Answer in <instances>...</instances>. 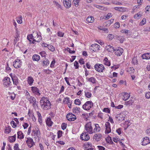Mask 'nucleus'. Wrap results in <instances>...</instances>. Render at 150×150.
I'll use <instances>...</instances> for the list:
<instances>
[{"label": "nucleus", "instance_id": "nucleus-57", "mask_svg": "<svg viewBox=\"0 0 150 150\" xmlns=\"http://www.w3.org/2000/svg\"><path fill=\"white\" fill-rule=\"evenodd\" d=\"M96 7L103 10H106L107 9V8L106 7H104L103 6L98 5L96 6Z\"/></svg>", "mask_w": 150, "mask_h": 150}, {"label": "nucleus", "instance_id": "nucleus-32", "mask_svg": "<svg viewBox=\"0 0 150 150\" xmlns=\"http://www.w3.org/2000/svg\"><path fill=\"white\" fill-rule=\"evenodd\" d=\"M16 134L13 136L9 137L8 138V140L10 142H13L15 141L16 139Z\"/></svg>", "mask_w": 150, "mask_h": 150}, {"label": "nucleus", "instance_id": "nucleus-35", "mask_svg": "<svg viewBox=\"0 0 150 150\" xmlns=\"http://www.w3.org/2000/svg\"><path fill=\"white\" fill-rule=\"evenodd\" d=\"M114 19H111L106 22L105 23V25L106 26H109L113 22Z\"/></svg>", "mask_w": 150, "mask_h": 150}, {"label": "nucleus", "instance_id": "nucleus-15", "mask_svg": "<svg viewBox=\"0 0 150 150\" xmlns=\"http://www.w3.org/2000/svg\"><path fill=\"white\" fill-rule=\"evenodd\" d=\"M26 142L30 148H31L35 144L33 139L30 138H28Z\"/></svg>", "mask_w": 150, "mask_h": 150}, {"label": "nucleus", "instance_id": "nucleus-1", "mask_svg": "<svg viewBox=\"0 0 150 150\" xmlns=\"http://www.w3.org/2000/svg\"><path fill=\"white\" fill-rule=\"evenodd\" d=\"M40 105L42 110H47L51 108L52 105L47 98L43 97L40 100Z\"/></svg>", "mask_w": 150, "mask_h": 150}, {"label": "nucleus", "instance_id": "nucleus-19", "mask_svg": "<svg viewBox=\"0 0 150 150\" xmlns=\"http://www.w3.org/2000/svg\"><path fill=\"white\" fill-rule=\"evenodd\" d=\"M86 79L88 82L92 83L93 84L96 83L97 81L95 78L92 77L90 78H86Z\"/></svg>", "mask_w": 150, "mask_h": 150}, {"label": "nucleus", "instance_id": "nucleus-24", "mask_svg": "<svg viewBox=\"0 0 150 150\" xmlns=\"http://www.w3.org/2000/svg\"><path fill=\"white\" fill-rule=\"evenodd\" d=\"M27 81L28 84L30 86H31L33 84L34 80L31 76H29L27 78Z\"/></svg>", "mask_w": 150, "mask_h": 150}, {"label": "nucleus", "instance_id": "nucleus-28", "mask_svg": "<svg viewBox=\"0 0 150 150\" xmlns=\"http://www.w3.org/2000/svg\"><path fill=\"white\" fill-rule=\"evenodd\" d=\"M85 96V97L88 98H90L92 96V94L91 92L87 90H86L84 91Z\"/></svg>", "mask_w": 150, "mask_h": 150}, {"label": "nucleus", "instance_id": "nucleus-37", "mask_svg": "<svg viewBox=\"0 0 150 150\" xmlns=\"http://www.w3.org/2000/svg\"><path fill=\"white\" fill-rule=\"evenodd\" d=\"M132 63L134 65H137L138 64V60L137 57H134L132 59Z\"/></svg>", "mask_w": 150, "mask_h": 150}, {"label": "nucleus", "instance_id": "nucleus-47", "mask_svg": "<svg viewBox=\"0 0 150 150\" xmlns=\"http://www.w3.org/2000/svg\"><path fill=\"white\" fill-rule=\"evenodd\" d=\"M146 23V19L145 18H144L139 23V25L141 26H142L144 24H145Z\"/></svg>", "mask_w": 150, "mask_h": 150}, {"label": "nucleus", "instance_id": "nucleus-49", "mask_svg": "<svg viewBox=\"0 0 150 150\" xmlns=\"http://www.w3.org/2000/svg\"><path fill=\"white\" fill-rule=\"evenodd\" d=\"M57 138H60L62 136V132L61 130H59L57 132Z\"/></svg>", "mask_w": 150, "mask_h": 150}, {"label": "nucleus", "instance_id": "nucleus-20", "mask_svg": "<svg viewBox=\"0 0 150 150\" xmlns=\"http://www.w3.org/2000/svg\"><path fill=\"white\" fill-rule=\"evenodd\" d=\"M101 135L100 134H95L93 137V139L96 142L99 141L101 138Z\"/></svg>", "mask_w": 150, "mask_h": 150}, {"label": "nucleus", "instance_id": "nucleus-25", "mask_svg": "<svg viewBox=\"0 0 150 150\" xmlns=\"http://www.w3.org/2000/svg\"><path fill=\"white\" fill-rule=\"evenodd\" d=\"M12 80L14 85L17 86L18 83V77L15 75H14L12 77Z\"/></svg>", "mask_w": 150, "mask_h": 150}, {"label": "nucleus", "instance_id": "nucleus-38", "mask_svg": "<svg viewBox=\"0 0 150 150\" xmlns=\"http://www.w3.org/2000/svg\"><path fill=\"white\" fill-rule=\"evenodd\" d=\"M18 137L20 139H22L24 137V135L23 133L21 131L17 132Z\"/></svg>", "mask_w": 150, "mask_h": 150}, {"label": "nucleus", "instance_id": "nucleus-18", "mask_svg": "<svg viewBox=\"0 0 150 150\" xmlns=\"http://www.w3.org/2000/svg\"><path fill=\"white\" fill-rule=\"evenodd\" d=\"M116 118L117 121H122L124 120V117L122 114H118L116 116Z\"/></svg>", "mask_w": 150, "mask_h": 150}, {"label": "nucleus", "instance_id": "nucleus-6", "mask_svg": "<svg viewBox=\"0 0 150 150\" xmlns=\"http://www.w3.org/2000/svg\"><path fill=\"white\" fill-rule=\"evenodd\" d=\"M124 52V50L120 47L116 48L114 50L115 54L117 56H121Z\"/></svg>", "mask_w": 150, "mask_h": 150}, {"label": "nucleus", "instance_id": "nucleus-22", "mask_svg": "<svg viewBox=\"0 0 150 150\" xmlns=\"http://www.w3.org/2000/svg\"><path fill=\"white\" fill-rule=\"evenodd\" d=\"M73 112L75 114H79L80 112V108L77 107H74L72 110Z\"/></svg>", "mask_w": 150, "mask_h": 150}, {"label": "nucleus", "instance_id": "nucleus-55", "mask_svg": "<svg viewBox=\"0 0 150 150\" xmlns=\"http://www.w3.org/2000/svg\"><path fill=\"white\" fill-rule=\"evenodd\" d=\"M40 54L41 55L42 57H45L46 55V52L44 51H42L40 53Z\"/></svg>", "mask_w": 150, "mask_h": 150}, {"label": "nucleus", "instance_id": "nucleus-16", "mask_svg": "<svg viewBox=\"0 0 150 150\" xmlns=\"http://www.w3.org/2000/svg\"><path fill=\"white\" fill-rule=\"evenodd\" d=\"M106 130L105 132V134H108L111 131V129L110 127V124L109 122H106L105 124Z\"/></svg>", "mask_w": 150, "mask_h": 150}, {"label": "nucleus", "instance_id": "nucleus-8", "mask_svg": "<svg viewBox=\"0 0 150 150\" xmlns=\"http://www.w3.org/2000/svg\"><path fill=\"white\" fill-rule=\"evenodd\" d=\"M28 114L29 117L28 119L29 122L30 121L35 122L36 121V119L34 116V113L32 110H29Z\"/></svg>", "mask_w": 150, "mask_h": 150}, {"label": "nucleus", "instance_id": "nucleus-11", "mask_svg": "<svg viewBox=\"0 0 150 150\" xmlns=\"http://www.w3.org/2000/svg\"><path fill=\"white\" fill-rule=\"evenodd\" d=\"M81 139L84 141H88L89 140L90 137L87 132H83L81 135Z\"/></svg>", "mask_w": 150, "mask_h": 150}, {"label": "nucleus", "instance_id": "nucleus-50", "mask_svg": "<svg viewBox=\"0 0 150 150\" xmlns=\"http://www.w3.org/2000/svg\"><path fill=\"white\" fill-rule=\"evenodd\" d=\"M53 2L56 5V6H57V8H60L62 9L61 5L59 3L56 1H54Z\"/></svg>", "mask_w": 150, "mask_h": 150}, {"label": "nucleus", "instance_id": "nucleus-7", "mask_svg": "<svg viewBox=\"0 0 150 150\" xmlns=\"http://www.w3.org/2000/svg\"><path fill=\"white\" fill-rule=\"evenodd\" d=\"M3 85L4 86L8 87L11 85V83L10 78L8 77H6L3 80Z\"/></svg>", "mask_w": 150, "mask_h": 150}, {"label": "nucleus", "instance_id": "nucleus-46", "mask_svg": "<svg viewBox=\"0 0 150 150\" xmlns=\"http://www.w3.org/2000/svg\"><path fill=\"white\" fill-rule=\"evenodd\" d=\"M74 103L76 105H80L81 103V102L79 99L77 98L74 100Z\"/></svg>", "mask_w": 150, "mask_h": 150}, {"label": "nucleus", "instance_id": "nucleus-23", "mask_svg": "<svg viewBox=\"0 0 150 150\" xmlns=\"http://www.w3.org/2000/svg\"><path fill=\"white\" fill-rule=\"evenodd\" d=\"M106 50L109 52H112L114 51V48L112 46L110 45H108L105 47Z\"/></svg>", "mask_w": 150, "mask_h": 150}, {"label": "nucleus", "instance_id": "nucleus-31", "mask_svg": "<svg viewBox=\"0 0 150 150\" xmlns=\"http://www.w3.org/2000/svg\"><path fill=\"white\" fill-rule=\"evenodd\" d=\"M32 59L33 61L38 62L40 60V57L38 55L35 54L33 56Z\"/></svg>", "mask_w": 150, "mask_h": 150}, {"label": "nucleus", "instance_id": "nucleus-36", "mask_svg": "<svg viewBox=\"0 0 150 150\" xmlns=\"http://www.w3.org/2000/svg\"><path fill=\"white\" fill-rule=\"evenodd\" d=\"M23 17L21 15L19 16L16 18V21L19 24H21L22 23Z\"/></svg>", "mask_w": 150, "mask_h": 150}, {"label": "nucleus", "instance_id": "nucleus-29", "mask_svg": "<svg viewBox=\"0 0 150 150\" xmlns=\"http://www.w3.org/2000/svg\"><path fill=\"white\" fill-rule=\"evenodd\" d=\"M93 126L95 127L94 129V132H98L100 130V127L98 124H95L94 125H93Z\"/></svg>", "mask_w": 150, "mask_h": 150}, {"label": "nucleus", "instance_id": "nucleus-52", "mask_svg": "<svg viewBox=\"0 0 150 150\" xmlns=\"http://www.w3.org/2000/svg\"><path fill=\"white\" fill-rule=\"evenodd\" d=\"M79 1V0H74L73 3L75 6L77 7L78 6Z\"/></svg>", "mask_w": 150, "mask_h": 150}, {"label": "nucleus", "instance_id": "nucleus-45", "mask_svg": "<svg viewBox=\"0 0 150 150\" xmlns=\"http://www.w3.org/2000/svg\"><path fill=\"white\" fill-rule=\"evenodd\" d=\"M6 67L5 69L6 71L8 72H10L11 71V69L9 67L8 63H6Z\"/></svg>", "mask_w": 150, "mask_h": 150}, {"label": "nucleus", "instance_id": "nucleus-63", "mask_svg": "<svg viewBox=\"0 0 150 150\" xmlns=\"http://www.w3.org/2000/svg\"><path fill=\"white\" fill-rule=\"evenodd\" d=\"M14 150H20L19 149L18 144H16L14 146Z\"/></svg>", "mask_w": 150, "mask_h": 150}, {"label": "nucleus", "instance_id": "nucleus-21", "mask_svg": "<svg viewBox=\"0 0 150 150\" xmlns=\"http://www.w3.org/2000/svg\"><path fill=\"white\" fill-rule=\"evenodd\" d=\"M150 143L149 137H145L144 138L143 141L142 142V145L145 146Z\"/></svg>", "mask_w": 150, "mask_h": 150}, {"label": "nucleus", "instance_id": "nucleus-59", "mask_svg": "<svg viewBox=\"0 0 150 150\" xmlns=\"http://www.w3.org/2000/svg\"><path fill=\"white\" fill-rule=\"evenodd\" d=\"M67 126V124L66 123L63 122L61 125L62 129L64 130L66 128Z\"/></svg>", "mask_w": 150, "mask_h": 150}, {"label": "nucleus", "instance_id": "nucleus-3", "mask_svg": "<svg viewBox=\"0 0 150 150\" xmlns=\"http://www.w3.org/2000/svg\"><path fill=\"white\" fill-rule=\"evenodd\" d=\"M95 70L98 72H103L105 70V67L101 64L97 63L94 66Z\"/></svg>", "mask_w": 150, "mask_h": 150}, {"label": "nucleus", "instance_id": "nucleus-9", "mask_svg": "<svg viewBox=\"0 0 150 150\" xmlns=\"http://www.w3.org/2000/svg\"><path fill=\"white\" fill-rule=\"evenodd\" d=\"M33 40L35 42H39L42 39L41 36L39 35L37 32H33Z\"/></svg>", "mask_w": 150, "mask_h": 150}, {"label": "nucleus", "instance_id": "nucleus-48", "mask_svg": "<svg viewBox=\"0 0 150 150\" xmlns=\"http://www.w3.org/2000/svg\"><path fill=\"white\" fill-rule=\"evenodd\" d=\"M103 111L108 113H110V110L108 108H105L103 110Z\"/></svg>", "mask_w": 150, "mask_h": 150}, {"label": "nucleus", "instance_id": "nucleus-40", "mask_svg": "<svg viewBox=\"0 0 150 150\" xmlns=\"http://www.w3.org/2000/svg\"><path fill=\"white\" fill-rule=\"evenodd\" d=\"M49 63L50 62L48 59H47L43 61L42 65L43 66H47L49 65Z\"/></svg>", "mask_w": 150, "mask_h": 150}, {"label": "nucleus", "instance_id": "nucleus-58", "mask_svg": "<svg viewBox=\"0 0 150 150\" xmlns=\"http://www.w3.org/2000/svg\"><path fill=\"white\" fill-rule=\"evenodd\" d=\"M114 27L116 28H119L120 27V24L119 22L116 23L114 25Z\"/></svg>", "mask_w": 150, "mask_h": 150}, {"label": "nucleus", "instance_id": "nucleus-64", "mask_svg": "<svg viewBox=\"0 0 150 150\" xmlns=\"http://www.w3.org/2000/svg\"><path fill=\"white\" fill-rule=\"evenodd\" d=\"M103 114L102 112H99L98 114V117L100 119H103Z\"/></svg>", "mask_w": 150, "mask_h": 150}, {"label": "nucleus", "instance_id": "nucleus-10", "mask_svg": "<svg viewBox=\"0 0 150 150\" xmlns=\"http://www.w3.org/2000/svg\"><path fill=\"white\" fill-rule=\"evenodd\" d=\"M66 118L69 121H74L76 118V116L71 113H68L66 116Z\"/></svg>", "mask_w": 150, "mask_h": 150}, {"label": "nucleus", "instance_id": "nucleus-61", "mask_svg": "<svg viewBox=\"0 0 150 150\" xmlns=\"http://www.w3.org/2000/svg\"><path fill=\"white\" fill-rule=\"evenodd\" d=\"M64 33L61 31H59L57 33V35L60 37H63L64 36Z\"/></svg>", "mask_w": 150, "mask_h": 150}, {"label": "nucleus", "instance_id": "nucleus-5", "mask_svg": "<svg viewBox=\"0 0 150 150\" xmlns=\"http://www.w3.org/2000/svg\"><path fill=\"white\" fill-rule=\"evenodd\" d=\"M22 64V62L21 60L17 59H16L13 62V66L16 69L20 68Z\"/></svg>", "mask_w": 150, "mask_h": 150}, {"label": "nucleus", "instance_id": "nucleus-51", "mask_svg": "<svg viewBox=\"0 0 150 150\" xmlns=\"http://www.w3.org/2000/svg\"><path fill=\"white\" fill-rule=\"evenodd\" d=\"M69 101V98L68 97H66L64 98L63 100V102L64 104H67Z\"/></svg>", "mask_w": 150, "mask_h": 150}, {"label": "nucleus", "instance_id": "nucleus-33", "mask_svg": "<svg viewBox=\"0 0 150 150\" xmlns=\"http://www.w3.org/2000/svg\"><path fill=\"white\" fill-rule=\"evenodd\" d=\"M86 21L88 23H92L94 22V18L92 16H89L87 18Z\"/></svg>", "mask_w": 150, "mask_h": 150}, {"label": "nucleus", "instance_id": "nucleus-62", "mask_svg": "<svg viewBox=\"0 0 150 150\" xmlns=\"http://www.w3.org/2000/svg\"><path fill=\"white\" fill-rule=\"evenodd\" d=\"M74 65L76 69H77L79 68V65L78 62L75 61L74 63Z\"/></svg>", "mask_w": 150, "mask_h": 150}, {"label": "nucleus", "instance_id": "nucleus-42", "mask_svg": "<svg viewBox=\"0 0 150 150\" xmlns=\"http://www.w3.org/2000/svg\"><path fill=\"white\" fill-rule=\"evenodd\" d=\"M118 40L120 41V42L121 43H122L124 40V38L122 36H116L115 37Z\"/></svg>", "mask_w": 150, "mask_h": 150}, {"label": "nucleus", "instance_id": "nucleus-27", "mask_svg": "<svg viewBox=\"0 0 150 150\" xmlns=\"http://www.w3.org/2000/svg\"><path fill=\"white\" fill-rule=\"evenodd\" d=\"M142 57L143 59H150V53H145L142 56Z\"/></svg>", "mask_w": 150, "mask_h": 150}, {"label": "nucleus", "instance_id": "nucleus-41", "mask_svg": "<svg viewBox=\"0 0 150 150\" xmlns=\"http://www.w3.org/2000/svg\"><path fill=\"white\" fill-rule=\"evenodd\" d=\"M141 13L140 12H139L135 14L134 17L135 19H139L141 17Z\"/></svg>", "mask_w": 150, "mask_h": 150}, {"label": "nucleus", "instance_id": "nucleus-14", "mask_svg": "<svg viewBox=\"0 0 150 150\" xmlns=\"http://www.w3.org/2000/svg\"><path fill=\"white\" fill-rule=\"evenodd\" d=\"M32 91L33 93L35 95H37L39 96L40 95V93L39 89H38L36 87L32 86L31 87Z\"/></svg>", "mask_w": 150, "mask_h": 150}, {"label": "nucleus", "instance_id": "nucleus-53", "mask_svg": "<svg viewBox=\"0 0 150 150\" xmlns=\"http://www.w3.org/2000/svg\"><path fill=\"white\" fill-rule=\"evenodd\" d=\"M33 34H29L27 36V38L28 40H33Z\"/></svg>", "mask_w": 150, "mask_h": 150}, {"label": "nucleus", "instance_id": "nucleus-43", "mask_svg": "<svg viewBox=\"0 0 150 150\" xmlns=\"http://www.w3.org/2000/svg\"><path fill=\"white\" fill-rule=\"evenodd\" d=\"M37 113L38 118V122H41L42 121V116L41 114L40 113V112L39 111H37Z\"/></svg>", "mask_w": 150, "mask_h": 150}, {"label": "nucleus", "instance_id": "nucleus-44", "mask_svg": "<svg viewBox=\"0 0 150 150\" xmlns=\"http://www.w3.org/2000/svg\"><path fill=\"white\" fill-rule=\"evenodd\" d=\"M47 48L50 51L53 52L55 50L54 47L52 45L48 44V46Z\"/></svg>", "mask_w": 150, "mask_h": 150}, {"label": "nucleus", "instance_id": "nucleus-4", "mask_svg": "<svg viewBox=\"0 0 150 150\" xmlns=\"http://www.w3.org/2000/svg\"><path fill=\"white\" fill-rule=\"evenodd\" d=\"M93 125L91 122H87L85 125V129L87 131V133L90 134L93 133Z\"/></svg>", "mask_w": 150, "mask_h": 150}, {"label": "nucleus", "instance_id": "nucleus-54", "mask_svg": "<svg viewBox=\"0 0 150 150\" xmlns=\"http://www.w3.org/2000/svg\"><path fill=\"white\" fill-rule=\"evenodd\" d=\"M114 9L116 10L120 11H122L124 9V8L122 7H115Z\"/></svg>", "mask_w": 150, "mask_h": 150}, {"label": "nucleus", "instance_id": "nucleus-17", "mask_svg": "<svg viewBox=\"0 0 150 150\" xmlns=\"http://www.w3.org/2000/svg\"><path fill=\"white\" fill-rule=\"evenodd\" d=\"M63 3L64 6L66 8H69L71 6V0H64Z\"/></svg>", "mask_w": 150, "mask_h": 150}, {"label": "nucleus", "instance_id": "nucleus-56", "mask_svg": "<svg viewBox=\"0 0 150 150\" xmlns=\"http://www.w3.org/2000/svg\"><path fill=\"white\" fill-rule=\"evenodd\" d=\"M108 39L110 40H112L113 38H115V36L112 34H109L107 37Z\"/></svg>", "mask_w": 150, "mask_h": 150}, {"label": "nucleus", "instance_id": "nucleus-2", "mask_svg": "<svg viewBox=\"0 0 150 150\" xmlns=\"http://www.w3.org/2000/svg\"><path fill=\"white\" fill-rule=\"evenodd\" d=\"M93 103L91 100L87 101L82 106V108L84 110L88 111L93 106Z\"/></svg>", "mask_w": 150, "mask_h": 150}, {"label": "nucleus", "instance_id": "nucleus-30", "mask_svg": "<svg viewBox=\"0 0 150 150\" xmlns=\"http://www.w3.org/2000/svg\"><path fill=\"white\" fill-rule=\"evenodd\" d=\"M88 116L87 114L83 113L81 115V118L84 121H87L88 120Z\"/></svg>", "mask_w": 150, "mask_h": 150}, {"label": "nucleus", "instance_id": "nucleus-12", "mask_svg": "<svg viewBox=\"0 0 150 150\" xmlns=\"http://www.w3.org/2000/svg\"><path fill=\"white\" fill-rule=\"evenodd\" d=\"M27 98L28 100L30 101V103L32 104V105L33 107H35L36 105V99L34 97L32 96H30V98L27 97Z\"/></svg>", "mask_w": 150, "mask_h": 150}, {"label": "nucleus", "instance_id": "nucleus-60", "mask_svg": "<svg viewBox=\"0 0 150 150\" xmlns=\"http://www.w3.org/2000/svg\"><path fill=\"white\" fill-rule=\"evenodd\" d=\"M66 50L69 52L70 53L73 54L75 53V52L74 50H71L69 47H67Z\"/></svg>", "mask_w": 150, "mask_h": 150}, {"label": "nucleus", "instance_id": "nucleus-39", "mask_svg": "<svg viewBox=\"0 0 150 150\" xmlns=\"http://www.w3.org/2000/svg\"><path fill=\"white\" fill-rule=\"evenodd\" d=\"M11 131V128L10 126L6 127L5 128L4 133L6 134L9 133Z\"/></svg>", "mask_w": 150, "mask_h": 150}, {"label": "nucleus", "instance_id": "nucleus-13", "mask_svg": "<svg viewBox=\"0 0 150 150\" xmlns=\"http://www.w3.org/2000/svg\"><path fill=\"white\" fill-rule=\"evenodd\" d=\"M91 49L93 51L97 52L100 50V46L98 44H94L91 45Z\"/></svg>", "mask_w": 150, "mask_h": 150}, {"label": "nucleus", "instance_id": "nucleus-34", "mask_svg": "<svg viewBox=\"0 0 150 150\" xmlns=\"http://www.w3.org/2000/svg\"><path fill=\"white\" fill-rule=\"evenodd\" d=\"M130 95L127 93H124L122 98L123 100H127L130 97Z\"/></svg>", "mask_w": 150, "mask_h": 150}, {"label": "nucleus", "instance_id": "nucleus-26", "mask_svg": "<svg viewBox=\"0 0 150 150\" xmlns=\"http://www.w3.org/2000/svg\"><path fill=\"white\" fill-rule=\"evenodd\" d=\"M103 63L106 66H110V62L107 57H105L103 61Z\"/></svg>", "mask_w": 150, "mask_h": 150}]
</instances>
